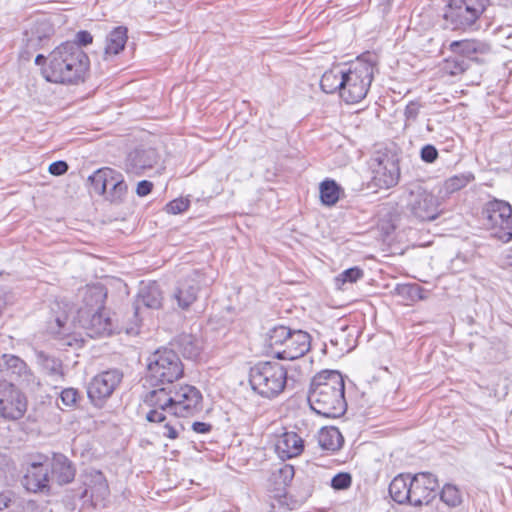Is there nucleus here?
I'll use <instances>...</instances> for the list:
<instances>
[{
    "instance_id": "obj_43",
    "label": "nucleus",
    "mask_w": 512,
    "mask_h": 512,
    "mask_svg": "<svg viewBox=\"0 0 512 512\" xmlns=\"http://www.w3.org/2000/svg\"><path fill=\"white\" fill-rule=\"evenodd\" d=\"M178 417L172 416L171 419H168L166 417V421H164L162 424V432L161 434L164 437H167L169 439H176L179 436V430L183 429V426L180 424V422L177 420Z\"/></svg>"
},
{
    "instance_id": "obj_1",
    "label": "nucleus",
    "mask_w": 512,
    "mask_h": 512,
    "mask_svg": "<svg viewBox=\"0 0 512 512\" xmlns=\"http://www.w3.org/2000/svg\"><path fill=\"white\" fill-rule=\"evenodd\" d=\"M345 384L338 371H322L311 381L308 402L311 409L326 418L342 416L346 409Z\"/></svg>"
},
{
    "instance_id": "obj_47",
    "label": "nucleus",
    "mask_w": 512,
    "mask_h": 512,
    "mask_svg": "<svg viewBox=\"0 0 512 512\" xmlns=\"http://www.w3.org/2000/svg\"><path fill=\"white\" fill-rule=\"evenodd\" d=\"M79 398V391L75 388H65L60 393V399L66 407L76 405Z\"/></svg>"
},
{
    "instance_id": "obj_37",
    "label": "nucleus",
    "mask_w": 512,
    "mask_h": 512,
    "mask_svg": "<svg viewBox=\"0 0 512 512\" xmlns=\"http://www.w3.org/2000/svg\"><path fill=\"white\" fill-rule=\"evenodd\" d=\"M440 500L449 508H457L463 503V494L456 485L446 483L440 492Z\"/></svg>"
},
{
    "instance_id": "obj_5",
    "label": "nucleus",
    "mask_w": 512,
    "mask_h": 512,
    "mask_svg": "<svg viewBox=\"0 0 512 512\" xmlns=\"http://www.w3.org/2000/svg\"><path fill=\"white\" fill-rule=\"evenodd\" d=\"M249 383L255 393L273 399L286 387L287 370L277 362H259L250 369Z\"/></svg>"
},
{
    "instance_id": "obj_7",
    "label": "nucleus",
    "mask_w": 512,
    "mask_h": 512,
    "mask_svg": "<svg viewBox=\"0 0 512 512\" xmlns=\"http://www.w3.org/2000/svg\"><path fill=\"white\" fill-rule=\"evenodd\" d=\"M88 181L93 190L104 196L105 200L110 203L120 204L124 202L128 186L119 171L110 167H103L90 175Z\"/></svg>"
},
{
    "instance_id": "obj_58",
    "label": "nucleus",
    "mask_w": 512,
    "mask_h": 512,
    "mask_svg": "<svg viewBox=\"0 0 512 512\" xmlns=\"http://www.w3.org/2000/svg\"><path fill=\"white\" fill-rule=\"evenodd\" d=\"M511 258H512V256H511Z\"/></svg>"
},
{
    "instance_id": "obj_15",
    "label": "nucleus",
    "mask_w": 512,
    "mask_h": 512,
    "mask_svg": "<svg viewBox=\"0 0 512 512\" xmlns=\"http://www.w3.org/2000/svg\"><path fill=\"white\" fill-rule=\"evenodd\" d=\"M173 416L190 417L199 413L202 408L203 396L198 388L192 385H174Z\"/></svg>"
},
{
    "instance_id": "obj_52",
    "label": "nucleus",
    "mask_w": 512,
    "mask_h": 512,
    "mask_svg": "<svg viewBox=\"0 0 512 512\" xmlns=\"http://www.w3.org/2000/svg\"><path fill=\"white\" fill-rule=\"evenodd\" d=\"M192 430L198 434H207L212 430V425L210 423L196 421L192 424Z\"/></svg>"
},
{
    "instance_id": "obj_21",
    "label": "nucleus",
    "mask_w": 512,
    "mask_h": 512,
    "mask_svg": "<svg viewBox=\"0 0 512 512\" xmlns=\"http://www.w3.org/2000/svg\"><path fill=\"white\" fill-rule=\"evenodd\" d=\"M200 273L193 270L186 278L178 282L173 293V299L182 310H187L197 299L200 290Z\"/></svg>"
},
{
    "instance_id": "obj_50",
    "label": "nucleus",
    "mask_w": 512,
    "mask_h": 512,
    "mask_svg": "<svg viewBox=\"0 0 512 512\" xmlns=\"http://www.w3.org/2000/svg\"><path fill=\"white\" fill-rule=\"evenodd\" d=\"M92 41L93 36L91 35V33L86 30H81L77 32V34L75 35V41L73 43L77 44L81 48L82 46H87L88 44H91Z\"/></svg>"
},
{
    "instance_id": "obj_27",
    "label": "nucleus",
    "mask_w": 512,
    "mask_h": 512,
    "mask_svg": "<svg viewBox=\"0 0 512 512\" xmlns=\"http://www.w3.org/2000/svg\"><path fill=\"white\" fill-rule=\"evenodd\" d=\"M106 292L101 286L87 287L83 294V306L78 310V317L90 316L95 311L104 310Z\"/></svg>"
},
{
    "instance_id": "obj_29",
    "label": "nucleus",
    "mask_w": 512,
    "mask_h": 512,
    "mask_svg": "<svg viewBox=\"0 0 512 512\" xmlns=\"http://www.w3.org/2000/svg\"><path fill=\"white\" fill-rule=\"evenodd\" d=\"M128 29L125 26H117L109 32L106 37V44L104 48V59L107 60L110 56L118 55L124 50L128 39Z\"/></svg>"
},
{
    "instance_id": "obj_26",
    "label": "nucleus",
    "mask_w": 512,
    "mask_h": 512,
    "mask_svg": "<svg viewBox=\"0 0 512 512\" xmlns=\"http://www.w3.org/2000/svg\"><path fill=\"white\" fill-rule=\"evenodd\" d=\"M275 450L281 459L297 457L304 450V440L296 432H284L278 437Z\"/></svg>"
},
{
    "instance_id": "obj_2",
    "label": "nucleus",
    "mask_w": 512,
    "mask_h": 512,
    "mask_svg": "<svg viewBox=\"0 0 512 512\" xmlns=\"http://www.w3.org/2000/svg\"><path fill=\"white\" fill-rule=\"evenodd\" d=\"M89 65L87 54L77 44L65 42L49 54L43 75L51 83L77 84L84 80Z\"/></svg>"
},
{
    "instance_id": "obj_53",
    "label": "nucleus",
    "mask_w": 512,
    "mask_h": 512,
    "mask_svg": "<svg viewBox=\"0 0 512 512\" xmlns=\"http://www.w3.org/2000/svg\"><path fill=\"white\" fill-rule=\"evenodd\" d=\"M12 498L9 493H0V512L9 508Z\"/></svg>"
},
{
    "instance_id": "obj_51",
    "label": "nucleus",
    "mask_w": 512,
    "mask_h": 512,
    "mask_svg": "<svg viewBox=\"0 0 512 512\" xmlns=\"http://www.w3.org/2000/svg\"><path fill=\"white\" fill-rule=\"evenodd\" d=\"M153 190V183L148 180H142L138 182L136 187V194L139 197H145L149 195Z\"/></svg>"
},
{
    "instance_id": "obj_9",
    "label": "nucleus",
    "mask_w": 512,
    "mask_h": 512,
    "mask_svg": "<svg viewBox=\"0 0 512 512\" xmlns=\"http://www.w3.org/2000/svg\"><path fill=\"white\" fill-rule=\"evenodd\" d=\"M405 213L411 222H430L439 217L441 210L437 198L421 186L409 192Z\"/></svg>"
},
{
    "instance_id": "obj_6",
    "label": "nucleus",
    "mask_w": 512,
    "mask_h": 512,
    "mask_svg": "<svg viewBox=\"0 0 512 512\" xmlns=\"http://www.w3.org/2000/svg\"><path fill=\"white\" fill-rule=\"evenodd\" d=\"M374 75L372 63L358 59L350 65L345 64L340 98L354 104L363 100L371 86Z\"/></svg>"
},
{
    "instance_id": "obj_10",
    "label": "nucleus",
    "mask_w": 512,
    "mask_h": 512,
    "mask_svg": "<svg viewBox=\"0 0 512 512\" xmlns=\"http://www.w3.org/2000/svg\"><path fill=\"white\" fill-rule=\"evenodd\" d=\"M55 306L57 309L52 307L51 315L46 321V333L57 340L61 348H81L83 338L73 331V323L66 311H60L58 303Z\"/></svg>"
},
{
    "instance_id": "obj_57",
    "label": "nucleus",
    "mask_w": 512,
    "mask_h": 512,
    "mask_svg": "<svg viewBox=\"0 0 512 512\" xmlns=\"http://www.w3.org/2000/svg\"><path fill=\"white\" fill-rule=\"evenodd\" d=\"M406 288H407V289H409V290H412V289H414V287H412V286H411V287H406Z\"/></svg>"
},
{
    "instance_id": "obj_49",
    "label": "nucleus",
    "mask_w": 512,
    "mask_h": 512,
    "mask_svg": "<svg viewBox=\"0 0 512 512\" xmlns=\"http://www.w3.org/2000/svg\"><path fill=\"white\" fill-rule=\"evenodd\" d=\"M69 166L65 161L59 160L49 165L48 171L54 176H61L65 174Z\"/></svg>"
},
{
    "instance_id": "obj_34",
    "label": "nucleus",
    "mask_w": 512,
    "mask_h": 512,
    "mask_svg": "<svg viewBox=\"0 0 512 512\" xmlns=\"http://www.w3.org/2000/svg\"><path fill=\"white\" fill-rule=\"evenodd\" d=\"M318 443L322 449L334 452L342 447L343 436L336 427L322 428L318 435Z\"/></svg>"
},
{
    "instance_id": "obj_41",
    "label": "nucleus",
    "mask_w": 512,
    "mask_h": 512,
    "mask_svg": "<svg viewBox=\"0 0 512 512\" xmlns=\"http://www.w3.org/2000/svg\"><path fill=\"white\" fill-rule=\"evenodd\" d=\"M468 68L469 63L459 55L446 59L443 67L444 71L451 76L460 75Z\"/></svg>"
},
{
    "instance_id": "obj_12",
    "label": "nucleus",
    "mask_w": 512,
    "mask_h": 512,
    "mask_svg": "<svg viewBox=\"0 0 512 512\" xmlns=\"http://www.w3.org/2000/svg\"><path fill=\"white\" fill-rule=\"evenodd\" d=\"M152 388L143 397L144 404L151 408L146 414V420L151 423L161 424L166 421V413L173 416L174 385H162Z\"/></svg>"
},
{
    "instance_id": "obj_22",
    "label": "nucleus",
    "mask_w": 512,
    "mask_h": 512,
    "mask_svg": "<svg viewBox=\"0 0 512 512\" xmlns=\"http://www.w3.org/2000/svg\"><path fill=\"white\" fill-rule=\"evenodd\" d=\"M83 484L85 486L80 495L81 499L91 500L95 504L104 500L109 494L107 480L102 472L92 470L84 476Z\"/></svg>"
},
{
    "instance_id": "obj_18",
    "label": "nucleus",
    "mask_w": 512,
    "mask_h": 512,
    "mask_svg": "<svg viewBox=\"0 0 512 512\" xmlns=\"http://www.w3.org/2000/svg\"><path fill=\"white\" fill-rule=\"evenodd\" d=\"M373 183L378 188L388 189L398 183L400 170L398 162L388 155H382L374 159L372 164Z\"/></svg>"
},
{
    "instance_id": "obj_3",
    "label": "nucleus",
    "mask_w": 512,
    "mask_h": 512,
    "mask_svg": "<svg viewBox=\"0 0 512 512\" xmlns=\"http://www.w3.org/2000/svg\"><path fill=\"white\" fill-rule=\"evenodd\" d=\"M490 5V0H449L442 16L443 27L451 31L476 30Z\"/></svg>"
},
{
    "instance_id": "obj_25",
    "label": "nucleus",
    "mask_w": 512,
    "mask_h": 512,
    "mask_svg": "<svg viewBox=\"0 0 512 512\" xmlns=\"http://www.w3.org/2000/svg\"><path fill=\"white\" fill-rule=\"evenodd\" d=\"M449 50L462 58L474 59L477 55H487L491 52V45L479 39H463L452 41Z\"/></svg>"
},
{
    "instance_id": "obj_24",
    "label": "nucleus",
    "mask_w": 512,
    "mask_h": 512,
    "mask_svg": "<svg viewBox=\"0 0 512 512\" xmlns=\"http://www.w3.org/2000/svg\"><path fill=\"white\" fill-rule=\"evenodd\" d=\"M79 322L91 338L108 336L113 330L111 319L104 314V310L95 311L90 316L79 318Z\"/></svg>"
},
{
    "instance_id": "obj_45",
    "label": "nucleus",
    "mask_w": 512,
    "mask_h": 512,
    "mask_svg": "<svg viewBox=\"0 0 512 512\" xmlns=\"http://www.w3.org/2000/svg\"><path fill=\"white\" fill-rule=\"evenodd\" d=\"M189 205H190L189 200L183 199V198H178V199H174V200L170 201L166 205L165 209H166L167 213L176 215V214H180V213L186 211L189 208Z\"/></svg>"
},
{
    "instance_id": "obj_39",
    "label": "nucleus",
    "mask_w": 512,
    "mask_h": 512,
    "mask_svg": "<svg viewBox=\"0 0 512 512\" xmlns=\"http://www.w3.org/2000/svg\"><path fill=\"white\" fill-rule=\"evenodd\" d=\"M474 180V175L470 172L461 173L448 178L444 183V188L448 193H454Z\"/></svg>"
},
{
    "instance_id": "obj_46",
    "label": "nucleus",
    "mask_w": 512,
    "mask_h": 512,
    "mask_svg": "<svg viewBox=\"0 0 512 512\" xmlns=\"http://www.w3.org/2000/svg\"><path fill=\"white\" fill-rule=\"evenodd\" d=\"M438 157V150L432 144H426L420 150V159L427 164L434 163Z\"/></svg>"
},
{
    "instance_id": "obj_38",
    "label": "nucleus",
    "mask_w": 512,
    "mask_h": 512,
    "mask_svg": "<svg viewBox=\"0 0 512 512\" xmlns=\"http://www.w3.org/2000/svg\"><path fill=\"white\" fill-rule=\"evenodd\" d=\"M295 475L294 467L290 464H282L272 473L271 480L277 487L286 491L287 486L292 482Z\"/></svg>"
},
{
    "instance_id": "obj_32",
    "label": "nucleus",
    "mask_w": 512,
    "mask_h": 512,
    "mask_svg": "<svg viewBox=\"0 0 512 512\" xmlns=\"http://www.w3.org/2000/svg\"><path fill=\"white\" fill-rule=\"evenodd\" d=\"M175 346L187 359H196L202 350V342L192 334H181L175 339Z\"/></svg>"
},
{
    "instance_id": "obj_23",
    "label": "nucleus",
    "mask_w": 512,
    "mask_h": 512,
    "mask_svg": "<svg viewBox=\"0 0 512 512\" xmlns=\"http://www.w3.org/2000/svg\"><path fill=\"white\" fill-rule=\"evenodd\" d=\"M50 479H55L59 485L71 483L76 475L74 463L64 454L54 453L52 458L48 457Z\"/></svg>"
},
{
    "instance_id": "obj_31",
    "label": "nucleus",
    "mask_w": 512,
    "mask_h": 512,
    "mask_svg": "<svg viewBox=\"0 0 512 512\" xmlns=\"http://www.w3.org/2000/svg\"><path fill=\"white\" fill-rule=\"evenodd\" d=\"M410 475L399 474L390 482L388 491L391 499L397 504H409L410 501Z\"/></svg>"
},
{
    "instance_id": "obj_16",
    "label": "nucleus",
    "mask_w": 512,
    "mask_h": 512,
    "mask_svg": "<svg viewBox=\"0 0 512 512\" xmlns=\"http://www.w3.org/2000/svg\"><path fill=\"white\" fill-rule=\"evenodd\" d=\"M26 409V398L19 389L12 383H0V416L7 420H18Z\"/></svg>"
},
{
    "instance_id": "obj_8",
    "label": "nucleus",
    "mask_w": 512,
    "mask_h": 512,
    "mask_svg": "<svg viewBox=\"0 0 512 512\" xmlns=\"http://www.w3.org/2000/svg\"><path fill=\"white\" fill-rule=\"evenodd\" d=\"M492 236L503 243L512 240V206L499 199L488 201L482 211Z\"/></svg>"
},
{
    "instance_id": "obj_17",
    "label": "nucleus",
    "mask_w": 512,
    "mask_h": 512,
    "mask_svg": "<svg viewBox=\"0 0 512 512\" xmlns=\"http://www.w3.org/2000/svg\"><path fill=\"white\" fill-rule=\"evenodd\" d=\"M409 487L411 494L409 505L420 507L430 504L435 498L438 481L433 474L422 472L411 477Z\"/></svg>"
},
{
    "instance_id": "obj_42",
    "label": "nucleus",
    "mask_w": 512,
    "mask_h": 512,
    "mask_svg": "<svg viewBox=\"0 0 512 512\" xmlns=\"http://www.w3.org/2000/svg\"><path fill=\"white\" fill-rule=\"evenodd\" d=\"M364 276V272L359 267H351L340 273L335 281L338 288H342L345 283H355Z\"/></svg>"
},
{
    "instance_id": "obj_28",
    "label": "nucleus",
    "mask_w": 512,
    "mask_h": 512,
    "mask_svg": "<svg viewBox=\"0 0 512 512\" xmlns=\"http://www.w3.org/2000/svg\"><path fill=\"white\" fill-rule=\"evenodd\" d=\"M0 371L11 381H18L28 374L26 363L16 355L3 354L0 357Z\"/></svg>"
},
{
    "instance_id": "obj_55",
    "label": "nucleus",
    "mask_w": 512,
    "mask_h": 512,
    "mask_svg": "<svg viewBox=\"0 0 512 512\" xmlns=\"http://www.w3.org/2000/svg\"><path fill=\"white\" fill-rule=\"evenodd\" d=\"M46 60H48V58H46V57H45L44 55H42V54H38V55L36 56V58H35V63H36L37 65H43V64L46 62Z\"/></svg>"
},
{
    "instance_id": "obj_40",
    "label": "nucleus",
    "mask_w": 512,
    "mask_h": 512,
    "mask_svg": "<svg viewBox=\"0 0 512 512\" xmlns=\"http://www.w3.org/2000/svg\"><path fill=\"white\" fill-rule=\"evenodd\" d=\"M270 512H288L290 510L287 502L286 491L275 489L274 494L269 496Z\"/></svg>"
},
{
    "instance_id": "obj_4",
    "label": "nucleus",
    "mask_w": 512,
    "mask_h": 512,
    "mask_svg": "<svg viewBox=\"0 0 512 512\" xmlns=\"http://www.w3.org/2000/svg\"><path fill=\"white\" fill-rule=\"evenodd\" d=\"M183 374V363L172 349H158L148 358L145 380L150 387L174 385Z\"/></svg>"
},
{
    "instance_id": "obj_33",
    "label": "nucleus",
    "mask_w": 512,
    "mask_h": 512,
    "mask_svg": "<svg viewBox=\"0 0 512 512\" xmlns=\"http://www.w3.org/2000/svg\"><path fill=\"white\" fill-rule=\"evenodd\" d=\"M36 358L42 370L55 380L64 377L62 361L44 351H36Z\"/></svg>"
},
{
    "instance_id": "obj_56",
    "label": "nucleus",
    "mask_w": 512,
    "mask_h": 512,
    "mask_svg": "<svg viewBox=\"0 0 512 512\" xmlns=\"http://www.w3.org/2000/svg\"><path fill=\"white\" fill-rule=\"evenodd\" d=\"M393 0H381V5L389 6Z\"/></svg>"
},
{
    "instance_id": "obj_36",
    "label": "nucleus",
    "mask_w": 512,
    "mask_h": 512,
    "mask_svg": "<svg viewBox=\"0 0 512 512\" xmlns=\"http://www.w3.org/2000/svg\"><path fill=\"white\" fill-rule=\"evenodd\" d=\"M320 200L326 206L335 205L340 197L341 187L335 180L326 179L321 182L319 187Z\"/></svg>"
},
{
    "instance_id": "obj_48",
    "label": "nucleus",
    "mask_w": 512,
    "mask_h": 512,
    "mask_svg": "<svg viewBox=\"0 0 512 512\" xmlns=\"http://www.w3.org/2000/svg\"><path fill=\"white\" fill-rule=\"evenodd\" d=\"M420 112V105L417 102H409L404 111V115L407 121H415Z\"/></svg>"
},
{
    "instance_id": "obj_14",
    "label": "nucleus",
    "mask_w": 512,
    "mask_h": 512,
    "mask_svg": "<svg viewBox=\"0 0 512 512\" xmlns=\"http://www.w3.org/2000/svg\"><path fill=\"white\" fill-rule=\"evenodd\" d=\"M123 379L119 369H109L95 375L87 386L90 402L96 407H102Z\"/></svg>"
},
{
    "instance_id": "obj_11",
    "label": "nucleus",
    "mask_w": 512,
    "mask_h": 512,
    "mask_svg": "<svg viewBox=\"0 0 512 512\" xmlns=\"http://www.w3.org/2000/svg\"><path fill=\"white\" fill-rule=\"evenodd\" d=\"M50 473L48 456L31 455L25 462V473L22 478L24 488L33 493H49Z\"/></svg>"
},
{
    "instance_id": "obj_13",
    "label": "nucleus",
    "mask_w": 512,
    "mask_h": 512,
    "mask_svg": "<svg viewBox=\"0 0 512 512\" xmlns=\"http://www.w3.org/2000/svg\"><path fill=\"white\" fill-rule=\"evenodd\" d=\"M162 303L163 294L157 282H149L141 286L134 302L133 319L131 323L125 326L126 333L129 335L139 333L142 308L159 309L162 307Z\"/></svg>"
},
{
    "instance_id": "obj_30",
    "label": "nucleus",
    "mask_w": 512,
    "mask_h": 512,
    "mask_svg": "<svg viewBox=\"0 0 512 512\" xmlns=\"http://www.w3.org/2000/svg\"><path fill=\"white\" fill-rule=\"evenodd\" d=\"M344 68L345 64H337L324 72L320 80V87L323 92L327 94L338 92L341 96Z\"/></svg>"
},
{
    "instance_id": "obj_54",
    "label": "nucleus",
    "mask_w": 512,
    "mask_h": 512,
    "mask_svg": "<svg viewBox=\"0 0 512 512\" xmlns=\"http://www.w3.org/2000/svg\"><path fill=\"white\" fill-rule=\"evenodd\" d=\"M9 299L6 295L0 296V316L2 315L3 309L6 307Z\"/></svg>"
},
{
    "instance_id": "obj_44",
    "label": "nucleus",
    "mask_w": 512,
    "mask_h": 512,
    "mask_svg": "<svg viewBox=\"0 0 512 512\" xmlns=\"http://www.w3.org/2000/svg\"><path fill=\"white\" fill-rule=\"evenodd\" d=\"M352 484V477L347 472L337 473L331 480V487L335 490H346Z\"/></svg>"
},
{
    "instance_id": "obj_20",
    "label": "nucleus",
    "mask_w": 512,
    "mask_h": 512,
    "mask_svg": "<svg viewBox=\"0 0 512 512\" xmlns=\"http://www.w3.org/2000/svg\"><path fill=\"white\" fill-rule=\"evenodd\" d=\"M311 348V336L303 330H291L283 349L275 351V358L295 360L303 357Z\"/></svg>"
},
{
    "instance_id": "obj_35",
    "label": "nucleus",
    "mask_w": 512,
    "mask_h": 512,
    "mask_svg": "<svg viewBox=\"0 0 512 512\" xmlns=\"http://www.w3.org/2000/svg\"><path fill=\"white\" fill-rule=\"evenodd\" d=\"M291 329L286 326H276L269 330L266 343L270 349L269 353L275 357L277 349H283L287 337L290 335Z\"/></svg>"
},
{
    "instance_id": "obj_19",
    "label": "nucleus",
    "mask_w": 512,
    "mask_h": 512,
    "mask_svg": "<svg viewBox=\"0 0 512 512\" xmlns=\"http://www.w3.org/2000/svg\"><path fill=\"white\" fill-rule=\"evenodd\" d=\"M159 160L156 149L140 146L128 153L125 159V171L140 176L147 169L153 168Z\"/></svg>"
}]
</instances>
